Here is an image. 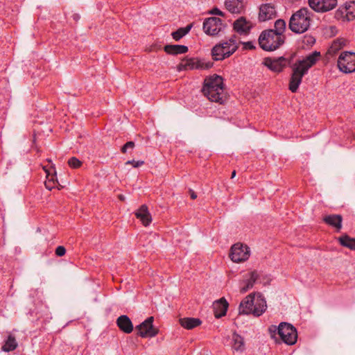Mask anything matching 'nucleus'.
<instances>
[{"mask_svg":"<svg viewBox=\"0 0 355 355\" xmlns=\"http://www.w3.org/2000/svg\"><path fill=\"white\" fill-rule=\"evenodd\" d=\"M189 193L191 199L195 200L197 198L196 193L192 189H189Z\"/></svg>","mask_w":355,"mask_h":355,"instance_id":"c03bdc74","label":"nucleus"},{"mask_svg":"<svg viewBox=\"0 0 355 355\" xmlns=\"http://www.w3.org/2000/svg\"><path fill=\"white\" fill-rule=\"evenodd\" d=\"M224 44H230L232 46V49H234V53L238 49V45L236 44L235 35L232 36L227 41L224 42Z\"/></svg>","mask_w":355,"mask_h":355,"instance_id":"c9c22d12","label":"nucleus"},{"mask_svg":"<svg viewBox=\"0 0 355 355\" xmlns=\"http://www.w3.org/2000/svg\"><path fill=\"white\" fill-rule=\"evenodd\" d=\"M276 14L274 6L270 3L263 4L259 8V20L260 21H266L275 17Z\"/></svg>","mask_w":355,"mask_h":355,"instance_id":"2eb2a0df","label":"nucleus"},{"mask_svg":"<svg viewBox=\"0 0 355 355\" xmlns=\"http://www.w3.org/2000/svg\"><path fill=\"white\" fill-rule=\"evenodd\" d=\"M211 14L217 15L219 16H223V12L220 11L218 8H215L211 12Z\"/></svg>","mask_w":355,"mask_h":355,"instance_id":"a19ab883","label":"nucleus"},{"mask_svg":"<svg viewBox=\"0 0 355 355\" xmlns=\"http://www.w3.org/2000/svg\"><path fill=\"white\" fill-rule=\"evenodd\" d=\"M232 347L237 352H243L245 343L243 338L236 332H234L232 337Z\"/></svg>","mask_w":355,"mask_h":355,"instance_id":"a878e982","label":"nucleus"},{"mask_svg":"<svg viewBox=\"0 0 355 355\" xmlns=\"http://www.w3.org/2000/svg\"><path fill=\"white\" fill-rule=\"evenodd\" d=\"M73 18L74 19H77L78 18V15H74Z\"/></svg>","mask_w":355,"mask_h":355,"instance_id":"09e8293b","label":"nucleus"},{"mask_svg":"<svg viewBox=\"0 0 355 355\" xmlns=\"http://www.w3.org/2000/svg\"><path fill=\"white\" fill-rule=\"evenodd\" d=\"M243 49L245 50H253L255 49V46L254 45L252 42H246L243 43Z\"/></svg>","mask_w":355,"mask_h":355,"instance_id":"ea45409f","label":"nucleus"},{"mask_svg":"<svg viewBox=\"0 0 355 355\" xmlns=\"http://www.w3.org/2000/svg\"><path fill=\"white\" fill-rule=\"evenodd\" d=\"M306 73L299 68L296 64L293 67V72L289 81V89L295 93L297 91L298 87L302 83L303 76Z\"/></svg>","mask_w":355,"mask_h":355,"instance_id":"4468645a","label":"nucleus"},{"mask_svg":"<svg viewBox=\"0 0 355 355\" xmlns=\"http://www.w3.org/2000/svg\"><path fill=\"white\" fill-rule=\"evenodd\" d=\"M224 28L222 20L216 17H208L203 22L204 32L210 36L217 35Z\"/></svg>","mask_w":355,"mask_h":355,"instance_id":"1a4fd4ad","label":"nucleus"},{"mask_svg":"<svg viewBox=\"0 0 355 355\" xmlns=\"http://www.w3.org/2000/svg\"><path fill=\"white\" fill-rule=\"evenodd\" d=\"M309 4L315 11L325 12L336 8L337 0H309Z\"/></svg>","mask_w":355,"mask_h":355,"instance_id":"f8f14e48","label":"nucleus"},{"mask_svg":"<svg viewBox=\"0 0 355 355\" xmlns=\"http://www.w3.org/2000/svg\"><path fill=\"white\" fill-rule=\"evenodd\" d=\"M135 146V144L134 141H128L121 147V151L122 153L125 154L127 153L128 149H133Z\"/></svg>","mask_w":355,"mask_h":355,"instance_id":"e433bc0d","label":"nucleus"},{"mask_svg":"<svg viewBox=\"0 0 355 355\" xmlns=\"http://www.w3.org/2000/svg\"><path fill=\"white\" fill-rule=\"evenodd\" d=\"M180 325L187 329H193L202 324L199 318H183L179 320Z\"/></svg>","mask_w":355,"mask_h":355,"instance_id":"393cba45","label":"nucleus"},{"mask_svg":"<svg viewBox=\"0 0 355 355\" xmlns=\"http://www.w3.org/2000/svg\"><path fill=\"white\" fill-rule=\"evenodd\" d=\"M55 252L58 257H62L66 253V249L64 246L60 245L56 248Z\"/></svg>","mask_w":355,"mask_h":355,"instance_id":"58836bf2","label":"nucleus"},{"mask_svg":"<svg viewBox=\"0 0 355 355\" xmlns=\"http://www.w3.org/2000/svg\"><path fill=\"white\" fill-rule=\"evenodd\" d=\"M68 164L71 168H78L82 166V162L76 157H72L68 160Z\"/></svg>","mask_w":355,"mask_h":355,"instance_id":"f704fd0d","label":"nucleus"},{"mask_svg":"<svg viewBox=\"0 0 355 355\" xmlns=\"http://www.w3.org/2000/svg\"><path fill=\"white\" fill-rule=\"evenodd\" d=\"M302 43L303 44V47L306 46L309 48L312 46L315 43V39L312 35H306L303 37Z\"/></svg>","mask_w":355,"mask_h":355,"instance_id":"473e14b6","label":"nucleus"},{"mask_svg":"<svg viewBox=\"0 0 355 355\" xmlns=\"http://www.w3.org/2000/svg\"><path fill=\"white\" fill-rule=\"evenodd\" d=\"M337 65L344 73L355 71V53L348 51L341 53L338 57Z\"/></svg>","mask_w":355,"mask_h":355,"instance_id":"0eeeda50","label":"nucleus"},{"mask_svg":"<svg viewBox=\"0 0 355 355\" xmlns=\"http://www.w3.org/2000/svg\"><path fill=\"white\" fill-rule=\"evenodd\" d=\"M144 164V161H135V160H128L125 162V164H131L135 168H138L142 166Z\"/></svg>","mask_w":355,"mask_h":355,"instance_id":"4c0bfd02","label":"nucleus"},{"mask_svg":"<svg viewBox=\"0 0 355 355\" xmlns=\"http://www.w3.org/2000/svg\"><path fill=\"white\" fill-rule=\"evenodd\" d=\"M236 171H235V170H234V171L232 172V175H231V178H232H232H234L236 176Z\"/></svg>","mask_w":355,"mask_h":355,"instance_id":"de8ad7c7","label":"nucleus"},{"mask_svg":"<svg viewBox=\"0 0 355 355\" xmlns=\"http://www.w3.org/2000/svg\"><path fill=\"white\" fill-rule=\"evenodd\" d=\"M236 1L234 0H226L225 6L232 13L239 12V8L235 5Z\"/></svg>","mask_w":355,"mask_h":355,"instance_id":"72a5a7b5","label":"nucleus"},{"mask_svg":"<svg viewBox=\"0 0 355 355\" xmlns=\"http://www.w3.org/2000/svg\"><path fill=\"white\" fill-rule=\"evenodd\" d=\"M249 257L250 248L246 245L238 243L231 248L230 257L232 261L243 262L248 259Z\"/></svg>","mask_w":355,"mask_h":355,"instance_id":"6e6552de","label":"nucleus"},{"mask_svg":"<svg viewBox=\"0 0 355 355\" xmlns=\"http://www.w3.org/2000/svg\"><path fill=\"white\" fill-rule=\"evenodd\" d=\"M290 63V60H288L284 56L279 58H272L267 57L263 59V64L267 67L270 70L279 73Z\"/></svg>","mask_w":355,"mask_h":355,"instance_id":"9b49d317","label":"nucleus"},{"mask_svg":"<svg viewBox=\"0 0 355 355\" xmlns=\"http://www.w3.org/2000/svg\"><path fill=\"white\" fill-rule=\"evenodd\" d=\"M53 172L54 173L50 175L51 178L49 177V178H47L48 180L44 182L46 188L50 191L56 186V183L58 182L56 173L55 171Z\"/></svg>","mask_w":355,"mask_h":355,"instance_id":"2f4dec72","label":"nucleus"},{"mask_svg":"<svg viewBox=\"0 0 355 355\" xmlns=\"http://www.w3.org/2000/svg\"><path fill=\"white\" fill-rule=\"evenodd\" d=\"M213 67V62H205L197 58H185L178 65L179 70L209 69Z\"/></svg>","mask_w":355,"mask_h":355,"instance_id":"423d86ee","label":"nucleus"},{"mask_svg":"<svg viewBox=\"0 0 355 355\" xmlns=\"http://www.w3.org/2000/svg\"><path fill=\"white\" fill-rule=\"evenodd\" d=\"M339 243L351 250H355V239L352 238L347 234H344L338 239Z\"/></svg>","mask_w":355,"mask_h":355,"instance_id":"bb28decb","label":"nucleus"},{"mask_svg":"<svg viewBox=\"0 0 355 355\" xmlns=\"http://www.w3.org/2000/svg\"><path fill=\"white\" fill-rule=\"evenodd\" d=\"M116 325L121 331L125 334H130L134 328L131 320L125 315H122L116 319Z\"/></svg>","mask_w":355,"mask_h":355,"instance_id":"412c9836","label":"nucleus"},{"mask_svg":"<svg viewBox=\"0 0 355 355\" xmlns=\"http://www.w3.org/2000/svg\"><path fill=\"white\" fill-rule=\"evenodd\" d=\"M344 42L342 40H334L327 51V54L329 55H336L343 46Z\"/></svg>","mask_w":355,"mask_h":355,"instance_id":"c756f323","label":"nucleus"},{"mask_svg":"<svg viewBox=\"0 0 355 355\" xmlns=\"http://www.w3.org/2000/svg\"><path fill=\"white\" fill-rule=\"evenodd\" d=\"M255 295V293H250L241 302L239 307V314H252L259 317L266 311L267 308L266 300L260 293L257 294V297Z\"/></svg>","mask_w":355,"mask_h":355,"instance_id":"f03ea898","label":"nucleus"},{"mask_svg":"<svg viewBox=\"0 0 355 355\" xmlns=\"http://www.w3.org/2000/svg\"><path fill=\"white\" fill-rule=\"evenodd\" d=\"M286 23L284 19H279L275 22V30L273 32L279 33V36H284L283 35L286 30Z\"/></svg>","mask_w":355,"mask_h":355,"instance_id":"7c9ffc66","label":"nucleus"},{"mask_svg":"<svg viewBox=\"0 0 355 355\" xmlns=\"http://www.w3.org/2000/svg\"><path fill=\"white\" fill-rule=\"evenodd\" d=\"M269 331L272 334V333H276L277 332L278 333V327L275 326V325H271L270 327H269Z\"/></svg>","mask_w":355,"mask_h":355,"instance_id":"37998d69","label":"nucleus"},{"mask_svg":"<svg viewBox=\"0 0 355 355\" xmlns=\"http://www.w3.org/2000/svg\"><path fill=\"white\" fill-rule=\"evenodd\" d=\"M339 12L347 20L351 21L355 19V1H352L345 3L343 8H339L336 15Z\"/></svg>","mask_w":355,"mask_h":355,"instance_id":"a211bd4d","label":"nucleus"},{"mask_svg":"<svg viewBox=\"0 0 355 355\" xmlns=\"http://www.w3.org/2000/svg\"><path fill=\"white\" fill-rule=\"evenodd\" d=\"M154 318L153 316L148 317L143 322L136 327L139 330L137 335L141 338H153L156 336L158 333V329L153 326Z\"/></svg>","mask_w":355,"mask_h":355,"instance_id":"9d476101","label":"nucleus"},{"mask_svg":"<svg viewBox=\"0 0 355 355\" xmlns=\"http://www.w3.org/2000/svg\"><path fill=\"white\" fill-rule=\"evenodd\" d=\"M322 220L327 225L334 227L337 232L342 229L343 216L340 214H330L325 216Z\"/></svg>","mask_w":355,"mask_h":355,"instance_id":"6ab92c4d","label":"nucleus"},{"mask_svg":"<svg viewBox=\"0 0 355 355\" xmlns=\"http://www.w3.org/2000/svg\"><path fill=\"white\" fill-rule=\"evenodd\" d=\"M118 198H119L120 200H121V201H124L125 198V196H124L123 195H122V194H119V195L118 196Z\"/></svg>","mask_w":355,"mask_h":355,"instance_id":"49530a36","label":"nucleus"},{"mask_svg":"<svg viewBox=\"0 0 355 355\" xmlns=\"http://www.w3.org/2000/svg\"><path fill=\"white\" fill-rule=\"evenodd\" d=\"M285 37L273 32V29L263 31L259 37L260 47L266 51H273L284 43Z\"/></svg>","mask_w":355,"mask_h":355,"instance_id":"20e7f679","label":"nucleus"},{"mask_svg":"<svg viewBox=\"0 0 355 355\" xmlns=\"http://www.w3.org/2000/svg\"><path fill=\"white\" fill-rule=\"evenodd\" d=\"M192 26V24H191L187 25L186 27L178 28L176 31H174L171 33L172 37L175 41H179L190 31Z\"/></svg>","mask_w":355,"mask_h":355,"instance_id":"c85d7f7f","label":"nucleus"},{"mask_svg":"<svg viewBox=\"0 0 355 355\" xmlns=\"http://www.w3.org/2000/svg\"><path fill=\"white\" fill-rule=\"evenodd\" d=\"M135 216L139 219L144 226H148L152 221V216L148 211V207L142 205L135 212Z\"/></svg>","mask_w":355,"mask_h":355,"instance_id":"4be33fe9","label":"nucleus"},{"mask_svg":"<svg viewBox=\"0 0 355 355\" xmlns=\"http://www.w3.org/2000/svg\"><path fill=\"white\" fill-rule=\"evenodd\" d=\"M42 168H43V170L46 173V178H49V177H50V175H51L50 171L47 168L46 166H43Z\"/></svg>","mask_w":355,"mask_h":355,"instance_id":"a18cd8bd","label":"nucleus"},{"mask_svg":"<svg viewBox=\"0 0 355 355\" xmlns=\"http://www.w3.org/2000/svg\"><path fill=\"white\" fill-rule=\"evenodd\" d=\"M313 12L308 8H301L291 17L288 28L293 33L301 34L310 27Z\"/></svg>","mask_w":355,"mask_h":355,"instance_id":"7ed1b4c3","label":"nucleus"},{"mask_svg":"<svg viewBox=\"0 0 355 355\" xmlns=\"http://www.w3.org/2000/svg\"><path fill=\"white\" fill-rule=\"evenodd\" d=\"M228 306L229 304L224 297H222L218 300L215 301L212 305L214 316L216 318H220L225 315L228 309Z\"/></svg>","mask_w":355,"mask_h":355,"instance_id":"dca6fc26","label":"nucleus"},{"mask_svg":"<svg viewBox=\"0 0 355 355\" xmlns=\"http://www.w3.org/2000/svg\"><path fill=\"white\" fill-rule=\"evenodd\" d=\"M17 347V343L15 336L9 335L1 349L3 351L8 352L15 350Z\"/></svg>","mask_w":355,"mask_h":355,"instance_id":"cd10ccee","label":"nucleus"},{"mask_svg":"<svg viewBox=\"0 0 355 355\" xmlns=\"http://www.w3.org/2000/svg\"><path fill=\"white\" fill-rule=\"evenodd\" d=\"M278 334L282 341L287 345H294L297 341V329L289 323L281 322L278 326Z\"/></svg>","mask_w":355,"mask_h":355,"instance_id":"39448f33","label":"nucleus"},{"mask_svg":"<svg viewBox=\"0 0 355 355\" xmlns=\"http://www.w3.org/2000/svg\"><path fill=\"white\" fill-rule=\"evenodd\" d=\"M320 56V52L315 51L307 55L304 59L297 61L295 64L307 73L309 69L315 64Z\"/></svg>","mask_w":355,"mask_h":355,"instance_id":"ddd939ff","label":"nucleus"},{"mask_svg":"<svg viewBox=\"0 0 355 355\" xmlns=\"http://www.w3.org/2000/svg\"><path fill=\"white\" fill-rule=\"evenodd\" d=\"M233 28L240 35H245L250 32L251 25L249 21H246L245 17H241L234 22Z\"/></svg>","mask_w":355,"mask_h":355,"instance_id":"aec40b11","label":"nucleus"},{"mask_svg":"<svg viewBox=\"0 0 355 355\" xmlns=\"http://www.w3.org/2000/svg\"><path fill=\"white\" fill-rule=\"evenodd\" d=\"M164 51L167 54L176 55L187 53L189 48L187 46L181 44H167L164 46Z\"/></svg>","mask_w":355,"mask_h":355,"instance_id":"5701e85b","label":"nucleus"},{"mask_svg":"<svg viewBox=\"0 0 355 355\" xmlns=\"http://www.w3.org/2000/svg\"><path fill=\"white\" fill-rule=\"evenodd\" d=\"M259 275L257 270L252 271L250 273L249 279L243 281V286L241 287L240 292L241 293H246L248 290L251 289L254 286V283L259 279Z\"/></svg>","mask_w":355,"mask_h":355,"instance_id":"b1692460","label":"nucleus"},{"mask_svg":"<svg viewBox=\"0 0 355 355\" xmlns=\"http://www.w3.org/2000/svg\"><path fill=\"white\" fill-rule=\"evenodd\" d=\"M220 44L224 47L225 53H226L227 51H232V46L230 44H224V42H221Z\"/></svg>","mask_w":355,"mask_h":355,"instance_id":"79ce46f5","label":"nucleus"},{"mask_svg":"<svg viewBox=\"0 0 355 355\" xmlns=\"http://www.w3.org/2000/svg\"><path fill=\"white\" fill-rule=\"evenodd\" d=\"M202 92L210 101L223 105L227 101L223 79L218 75L207 77L204 80Z\"/></svg>","mask_w":355,"mask_h":355,"instance_id":"f257e3e1","label":"nucleus"},{"mask_svg":"<svg viewBox=\"0 0 355 355\" xmlns=\"http://www.w3.org/2000/svg\"><path fill=\"white\" fill-rule=\"evenodd\" d=\"M232 50H234V49H232ZM233 53L234 51H227L226 53H225L224 47H223V45H221L220 43H219L216 44L212 48L211 54L214 60L219 61L223 60L224 59L229 58Z\"/></svg>","mask_w":355,"mask_h":355,"instance_id":"f3484780","label":"nucleus"},{"mask_svg":"<svg viewBox=\"0 0 355 355\" xmlns=\"http://www.w3.org/2000/svg\"><path fill=\"white\" fill-rule=\"evenodd\" d=\"M47 162H51V159H47Z\"/></svg>","mask_w":355,"mask_h":355,"instance_id":"8fccbe9b","label":"nucleus"}]
</instances>
